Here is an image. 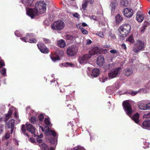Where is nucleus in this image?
Returning a JSON list of instances; mask_svg holds the SVG:
<instances>
[{"label": "nucleus", "instance_id": "61", "mask_svg": "<svg viewBox=\"0 0 150 150\" xmlns=\"http://www.w3.org/2000/svg\"><path fill=\"white\" fill-rule=\"evenodd\" d=\"M93 0H88L89 2L91 4H92L93 3Z\"/></svg>", "mask_w": 150, "mask_h": 150}, {"label": "nucleus", "instance_id": "22", "mask_svg": "<svg viewBox=\"0 0 150 150\" xmlns=\"http://www.w3.org/2000/svg\"><path fill=\"white\" fill-rule=\"evenodd\" d=\"M115 20L117 24H119L122 20V18L119 14H118L115 17Z\"/></svg>", "mask_w": 150, "mask_h": 150}, {"label": "nucleus", "instance_id": "45", "mask_svg": "<svg viewBox=\"0 0 150 150\" xmlns=\"http://www.w3.org/2000/svg\"><path fill=\"white\" fill-rule=\"evenodd\" d=\"M43 40L46 43H49L50 42V40L46 38H44Z\"/></svg>", "mask_w": 150, "mask_h": 150}, {"label": "nucleus", "instance_id": "39", "mask_svg": "<svg viewBox=\"0 0 150 150\" xmlns=\"http://www.w3.org/2000/svg\"><path fill=\"white\" fill-rule=\"evenodd\" d=\"M81 30L82 33L83 34H86L88 33V31L83 28H81Z\"/></svg>", "mask_w": 150, "mask_h": 150}, {"label": "nucleus", "instance_id": "25", "mask_svg": "<svg viewBox=\"0 0 150 150\" xmlns=\"http://www.w3.org/2000/svg\"><path fill=\"white\" fill-rule=\"evenodd\" d=\"M132 119L136 123H138L139 122V114L138 113L135 114L132 117Z\"/></svg>", "mask_w": 150, "mask_h": 150}, {"label": "nucleus", "instance_id": "44", "mask_svg": "<svg viewBox=\"0 0 150 150\" xmlns=\"http://www.w3.org/2000/svg\"><path fill=\"white\" fill-rule=\"evenodd\" d=\"M73 16L74 17H76L78 18H80V16L77 13H76L73 14Z\"/></svg>", "mask_w": 150, "mask_h": 150}, {"label": "nucleus", "instance_id": "30", "mask_svg": "<svg viewBox=\"0 0 150 150\" xmlns=\"http://www.w3.org/2000/svg\"><path fill=\"white\" fill-rule=\"evenodd\" d=\"M126 41L130 43H133L134 42V40L133 37L132 35H130L126 40Z\"/></svg>", "mask_w": 150, "mask_h": 150}, {"label": "nucleus", "instance_id": "38", "mask_svg": "<svg viewBox=\"0 0 150 150\" xmlns=\"http://www.w3.org/2000/svg\"><path fill=\"white\" fill-rule=\"evenodd\" d=\"M6 69L5 68H3L1 71V73L4 76L6 74Z\"/></svg>", "mask_w": 150, "mask_h": 150}, {"label": "nucleus", "instance_id": "40", "mask_svg": "<svg viewBox=\"0 0 150 150\" xmlns=\"http://www.w3.org/2000/svg\"><path fill=\"white\" fill-rule=\"evenodd\" d=\"M29 40V41H28V42L31 43H35L37 42L36 40L35 39L32 38L31 39H30Z\"/></svg>", "mask_w": 150, "mask_h": 150}, {"label": "nucleus", "instance_id": "54", "mask_svg": "<svg viewBox=\"0 0 150 150\" xmlns=\"http://www.w3.org/2000/svg\"><path fill=\"white\" fill-rule=\"evenodd\" d=\"M3 126L2 125H0V134L2 132L3 130Z\"/></svg>", "mask_w": 150, "mask_h": 150}, {"label": "nucleus", "instance_id": "49", "mask_svg": "<svg viewBox=\"0 0 150 150\" xmlns=\"http://www.w3.org/2000/svg\"><path fill=\"white\" fill-rule=\"evenodd\" d=\"M4 65V63L2 61H0V68Z\"/></svg>", "mask_w": 150, "mask_h": 150}, {"label": "nucleus", "instance_id": "33", "mask_svg": "<svg viewBox=\"0 0 150 150\" xmlns=\"http://www.w3.org/2000/svg\"><path fill=\"white\" fill-rule=\"evenodd\" d=\"M21 130L22 132L24 134H25L26 136L28 137H29V135L28 134H26L25 133V131H26L25 127L24 125H23L22 126Z\"/></svg>", "mask_w": 150, "mask_h": 150}, {"label": "nucleus", "instance_id": "52", "mask_svg": "<svg viewBox=\"0 0 150 150\" xmlns=\"http://www.w3.org/2000/svg\"><path fill=\"white\" fill-rule=\"evenodd\" d=\"M30 141L33 143H34L35 142V140L33 138H31L30 139Z\"/></svg>", "mask_w": 150, "mask_h": 150}, {"label": "nucleus", "instance_id": "3", "mask_svg": "<svg viewBox=\"0 0 150 150\" xmlns=\"http://www.w3.org/2000/svg\"><path fill=\"white\" fill-rule=\"evenodd\" d=\"M131 26L129 24H124L118 29L119 34L120 36L125 37L127 35L130 31Z\"/></svg>", "mask_w": 150, "mask_h": 150}, {"label": "nucleus", "instance_id": "16", "mask_svg": "<svg viewBox=\"0 0 150 150\" xmlns=\"http://www.w3.org/2000/svg\"><path fill=\"white\" fill-rule=\"evenodd\" d=\"M136 18L137 20L140 23L142 22L144 19V16L140 11L137 13Z\"/></svg>", "mask_w": 150, "mask_h": 150}, {"label": "nucleus", "instance_id": "14", "mask_svg": "<svg viewBox=\"0 0 150 150\" xmlns=\"http://www.w3.org/2000/svg\"><path fill=\"white\" fill-rule=\"evenodd\" d=\"M104 58L102 56L98 57L96 62L97 64L99 66H102L104 63Z\"/></svg>", "mask_w": 150, "mask_h": 150}, {"label": "nucleus", "instance_id": "10", "mask_svg": "<svg viewBox=\"0 0 150 150\" xmlns=\"http://www.w3.org/2000/svg\"><path fill=\"white\" fill-rule=\"evenodd\" d=\"M133 12V10L129 8H125L123 10V13L124 16L127 18H130L132 16Z\"/></svg>", "mask_w": 150, "mask_h": 150}, {"label": "nucleus", "instance_id": "41", "mask_svg": "<svg viewBox=\"0 0 150 150\" xmlns=\"http://www.w3.org/2000/svg\"><path fill=\"white\" fill-rule=\"evenodd\" d=\"M38 117L39 120L41 121H42L43 120L44 116L42 114H41L39 115Z\"/></svg>", "mask_w": 150, "mask_h": 150}, {"label": "nucleus", "instance_id": "62", "mask_svg": "<svg viewBox=\"0 0 150 150\" xmlns=\"http://www.w3.org/2000/svg\"><path fill=\"white\" fill-rule=\"evenodd\" d=\"M11 133H13V128H11Z\"/></svg>", "mask_w": 150, "mask_h": 150}, {"label": "nucleus", "instance_id": "29", "mask_svg": "<svg viewBox=\"0 0 150 150\" xmlns=\"http://www.w3.org/2000/svg\"><path fill=\"white\" fill-rule=\"evenodd\" d=\"M39 146L44 150H49L48 147L44 143H42L39 144Z\"/></svg>", "mask_w": 150, "mask_h": 150}, {"label": "nucleus", "instance_id": "18", "mask_svg": "<svg viewBox=\"0 0 150 150\" xmlns=\"http://www.w3.org/2000/svg\"><path fill=\"white\" fill-rule=\"evenodd\" d=\"M124 74L127 76L131 75L133 73V71L131 68H127L124 70Z\"/></svg>", "mask_w": 150, "mask_h": 150}, {"label": "nucleus", "instance_id": "28", "mask_svg": "<svg viewBox=\"0 0 150 150\" xmlns=\"http://www.w3.org/2000/svg\"><path fill=\"white\" fill-rule=\"evenodd\" d=\"M88 1L89 2L88 0H83L82 6V8L83 10H85L86 8Z\"/></svg>", "mask_w": 150, "mask_h": 150}, {"label": "nucleus", "instance_id": "7", "mask_svg": "<svg viewBox=\"0 0 150 150\" xmlns=\"http://www.w3.org/2000/svg\"><path fill=\"white\" fill-rule=\"evenodd\" d=\"M13 112L14 113V117H16V119L17 120L16 122L17 123H19L20 122V120L19 119L18 114L16 111V109L13 107H11L8 111V114L6 115V120H7L11 116L12 112Z\"/></svg>", "mask_w": 150, "mask_h": 150}, {"label": "nucleus", "instance_id": "43", "mask_svg": "<svg viewBox=\"0 0 150 150\" xmlns=\"http://www.w3.org/2000/svg\"><path fill=\"white\" fill-rule=\"evenodd\" d=\"M10 137V133L8 132H7L5 134V138L6 139H8Z\"/></svg>", "mask_w": 150, "mask_h": 150}, {"label": "nucleus", "instance_id": "56", "mask_svg": "<svg viewBox=\"0 0 150 150\" xmlns=\"http://www.w3.org/2000/svg\"><path fill=\"white\" fill-rule=\"evenodd\" d=\"M39 127L40 130H41L42 132H44V131L43 127L40 125H39Z\"/></svg>", "mask_w": 150, "mask_h": 150}, {"label": "nucleus", "instance_id": "48", "mask_svg": "<svg viewBox=\"0 0 150 150\" xmlns=\"http://www.w3.org/2000/svg\"><path fill=\"white\" fill-rule=\"evenodd\" d=\"M138 93V92L137 91H132L131 92V95L132 96H134Z\"/></svg>", "mask_w": 150, "mask_h": 150}, {"label": "nucleus", "instance_id": "34", "mask_svg": "<svg viewBox=\"0 0 150 150\" xmlns=\"http://www.w3.org/2000/svg\"><path fill=\"white\" fill-rule=\"evenodd\" d=\"M44 122L46 125H50L51 123L50 122L49 118H45L44 120Z\"/></svg>", "mask_w": 150, "mask_h": 150}, {"label": "nucleus", "instance_id": "21", "mask_svg": "<svg viewBox=\"0 0 150 150\" xmlns=\"http://www.w3.org/2000/svg\"><path fill=\"white\" fill-rule=\"evenodd\" d=\"M99 74V70L98 69H93L92 71L91 76L92 77H96L98 76Z\"/></svg>", "mask_w": 150, "mask_h": 150}, {"label": "nucleus", "instance_id": "17", "mask_svg": "<svg viewBox=\"0 0 150 150\" xmlns=\"http://www.w3.org/2000/svg\"><path fill=\"white\" fill-rule=\"evenodd\" d=\"M146 102L144 100L140 102L138 105L139 108L141 110H146Z\"/></svg>", "mask_w": 150, "mask_h": 150}, {"label": "nucleus", "instance_id": "32", "mask_svg": "<svg viewBox=\"0 0 150 150\" xmlns=\"http://www.w3.org/2000/svg\"><path fill=\"white\" fill-rule=\"evenodd\" d=\"M30 121L32 123L35 124L36 122V118L35 117L32 116L30 119Z\"/></svg>", "mask_w": 150, "mask_h": 150}, {"label": "nucleus", "instance_id": "20", "mask_svg": "<svg viewBox=\"0 0 150 150\" xmlns=\"http://www.w3.org/2000/svg\"><path fill=\"white\" fill-rule=\"evenodd\" d=\"M14 123V120L13 119H11L6 124V126L8 128H13Z\"/></svg>", "mask_w": 150, "mask_h": 150}, {"label": "nucleus", "instance_id": "57", "mask_svg": "<svg viewBox=\"0 0 150 150\" xmlns=\"http://www.w3.org/2000/svg\"><path fill=\"white\" fill-rule=\"evenodd\" d=\"M110 52L112 54H114L116 52V51L115 50H111L110 51Z\"/></svg>", "mask_w": 150, "mask_h": 150}, {"label": "nucleus", "instance_id": "23", "mask_svg": "<svg viewBox=\"0 0 150 150\" xmlns=\"http://www.w3.org/2000/svg\"><path fill=\"white\" fill-rule=\"evenodd\" d=\"M143 128L150 127V120H147L144 121L142 123Z\"/></svg>", "mask_w": 150, "mask_h": 150}, {"label": "nucleus", "instance_id": "50", "mask_svg": "<svg viewBox=\"0 0 150 150\" xmlns=\"http://www.w3.org/2000/svg\"><path fill=\"white\" fill-rule=\"evenodd\" d=\"M92 42V41L88 39L86 40V44L87 45H89Z\"/></svg>", "mask_w": 150, "mask_h": 150}, {"label": "nucleus", "instance_id": "60", "mask_svg": "<svg viewBox=\"0 0 150 150\" xmlns=\"http://www.w3.org/2000/svg\"><path fill=\"white\" fill-rule=\"evenodd\" d=\"M82 25L84 27L86 26L87 25V24L85 23H82Z\"/></svg>", "mask_w": 150, "mask_h": 150}, {"label": "nucleus", "instance_id": "1", "mask_svg": "<svg viewBox=\"0 0 150 150\" xmlns=\"http://www.w3.org/2000/svg\"><path fill=\"white\" fill-rule=\"evenodd\" d=\"M46 5L44 2H37L35 4V8H27V13L32 18L38 15L39 13H43L45 12Z\"/></svg>", "mask_w": 150, "mask_h": 150}, {"label": "nucleus", "instance_id": "15", "mask_svg": "<svg viewBox=\"0 0 150 150\" xmlns=\"http://www.w3.org/2000/svg\"><path fill=\"white\" fill-rule=\"evenodd\" d=\"M117 0H111L110 6L112 12H114L115 8L117 5Z\"/></svg>", "mask_w": 150, "mask_h": 150}, {"label": "nucleus", "instance_id": "58", "mask_svg": "<svg viewBox=\"0 0 150 150\" xmlns=\"http://www.w3.org/2000/svg\"><path fill=\"white\" fill-rule=\"evenodd\" d=\"M42 136H43V134L42 133H41L40 135H37V137H39L40 138L42 137Z\"/></svg>", "mask_w": 150, "mask_h": 150}, {"label": "nucleus", "instance_id": "37", "mask_svg": "<svg viewBox=\"0 0 150 150\" xmlns=\"http://www.w3.org/2000/svg\"><path fill=\"white\" fill-rule=\"evenodd\" d=\"M91 19H92L95 21H97L98 20V17H96L95 16L92 15L90 17Z\"/></svg>", "mask_w": 150, "mask_h": 150}, {"label": "nucleus", "instance_id": "5", "mask_svg": "<svg viewBox=\"0 0 150 150\" xmlns=\"http://www.w3.org/2000/svg\"><path fill=\"white\" fill-rule=\"evenodd\" d=\"M51 28L56 30H61L63 29L65 26V24L62 21H56L51 25Z\"/></svg>", "mask_w": 150, "mask_h": 150}, {"label": "nucleus", "instance_id": "59", "mask_svg": "<svg viewBox=\"0 0 150 150\" xmlns=\"http://www.w3.org/2000/svg\"><path fill=\"white\" fill-rule=\"evenodd\" d=\"M15 34L17 37H20L21 36L20 34H19V35L18 34V32H17V31H16L15 32Z\"/></svg>", "mask_w": 150, "mask_h": 150}, {"label": "nucleus", "instance_id": "12", "mask_svg": "<svg viewBox=\"0 0 150 150\" xmlns=\"http://www.w3.org/2000/svg\"><path fill=\"white\" fill-rule=\"evenodd\" d=\"M26 125L27 130L35 135L36 131L35 128L32 125L29 123H27Z\"/></svg>", "mask_w": 150, "mask_h": 150}, {"label": "nucleus", "instance_id": "64", "mask_svg": "<svg viewBox=\"0 0 150 150\" xmlns=\"http://www.w3.org/2000/svg\"><path fill=\"white\" fill-rule=\"evenodd\" d=\"M66 97L67 98H69L70 97V96L69 95H67Z\"/></svg>", "mask_w": 150, "mask_h": 150}, {"label": "nucleus", "instance_id": "27", "mask_svg": "<svg viewBox=\"0 0 150 150\" xmlns=\"http://www.w3.org/2000/svg\"><path fill=\"white\" fill-rule=\"evenodd\" d=\"M121 5L123 7H125L128 6V2L127 0H121Z\"/></svg>", "mask_w": 150, "mask_h": 150}, {"label": "nucleus", "instance_id": "55", "mask_svg": "<svg viewBox=\"0 0 150 150\" xmlns=\"http://www.w3.org/2000/svg\"><path fill=\"white\" fill-rule=\"evenodd\" d=\"M108 78L107 77H105L103 78L102 79V82H105L107 80Z\"/></svg>", "mask_w": 150, "mask_h": 150}, {"label": "nucleus", "instance_id": "19", "mask_svg": "<svg viewBox=\"0 0 150 150\" xmlns=\"http://www.w3.org/2000/svg\"><path fill=\"white\" fill-rule=\"evenodd\" d=\"M22 3L26 6H29L32 5L34 0H21Z\"/></svg>", "mask_w": 150, "mask_h": 150}, {"label": "nucleus", "instance_id": "35", "mask_svg": "<svg viewBox=\"0 0 150 150\" xmlns=\"http://www.w3.org/2000/svg\"><path fill=\"white\" fill-rule=\"evenodd\" d=\"M96 35L102 38H103L104 36L103 33L100 32H98L96 33Z\"/></svg>", "mask_w": 150, "mask_h": 150}, {"label": "nucleus", "instance_id": "47", "mask_svg": "<svg viewBox=\"0 0 150 150\" xmlns=\"http://www.w3.org/2000/svg\"><path fill=\"white\" fill-rule=\"evenodd\" d=\"M146 110H150V103L146 104Z\"/></svg>", "mask_w": 150, "mask_h": 150}, {"label": "nucleus", "instance_id": "6", "mask_svg": "<svg viewBox=\"0 0 150 150\" xmlns=\"http://www.w3.org/2000/svg\"><path fill=\"white\" fill-rule=\"evenodd\" d=\"M122 105L127 115L129 117H130L133 113V111L128 101L126 100L123 101Z\"/></svg>", "mask_w": 150, "mask_h": 150}, {"label": "nucleus", "instance_id": "51", "mask_svg": "<svg viewBox=\"0 0 150 150\" xmlns=\"http://www.w3.org/2000/svg\"><path fill=\"white\" fill-rule=\"evenodd\" d=\"M72 64L69 63H66L65 64H64V66H71L72 65Z\"/></svg>", "mask_w": 150, "mask_h": 150}, {"label": "nucleus", "instance_id": "13", "mask_svg": "<svg viewBox=\"0 0 150 150\" xmlns=\"http://www.w3.org/2000/svg\"><path fill=\"white\" fill-rule=\"evenodd\" d=\"M57 53L58 54V56L57 57H51V59L54 62H55L57 60L60 59L59 57H62L64 55V52L62 50H58L57 52Z\"/></svg>", "mask_w": 150, "mask_h": 150}, {"label": "nucleus", "instance_id": "24", "mask_svg": "<svg viewBox=\"0 0 150 150\" xmlns=\"http://www.w3.org/2000/svg\"><path fill=\"white\" fill-rule=\"evenodd\" d=\"M57 44L58 46L60 47L64 48L66 45L65 42L63 40H61L58 41Z\"/></svg>", "mask_w": 150, "mask_h": 150}, {"label": "nucleus", "instance_id": "11", "mask_svg": "<svg viewBox=\"0 0 150 150\" xmlns=\"http://www.w3.org/2000/svg\"><path fill=\"white\" fill-rule=\"evenodd\" d=\"M37 46L38 49L42 53H47L49 52L48 49L43 44H38Z\"/></svg>", "mask_w": 150, "mask_h": 150}, {"label": "nucleus", "instance_id": "63", "mask_svg": "<svg viewBox=\"0 0 150 150\" xmlns=\"http://www.w3.org/2000/svg\"><path fill=\"white\" fill-rule=\"evenodd\" d=\"M50 150H54V149L53 147H51L50 149Z\"/></svg>", "mask_w": 150, "mask_h": 150}, {"label": "nucleus", "instance_id": "53", "mask_svg": "<svg viewBox=\"0 0 150 150\" xmlns=\"http://www.w3.org/2000/svg\"><path fill=\"white\" fill-rule=\"evenodd\" d=\"M122 48L125 50L126 49V47L125 44L123 43L122 45Z\"/></svg>", "mask_w": 150, "mask_h": 150}, {"label": "nucleus", "instance_id": "31", "mask_svg": "<svg viewBox=\"0 0 150 150\" xmlns=\"http://www.w3.org/2000/svg\"><path fill=\"white\" fill-rule=\"evenodd\" d=\"M33 36L32 34H28L27 36V38L26 37H24L23 38H21L20 39L23 41H24L25 42H27V41H26L27 39H28L29 38H28L29 37H31Z\"/></svg>", "mask_w": 150, "mask_h": 150}, {"label": "nucleus", "instance_id": "36", "mask_svg": "<svg viewBox=\"0 0 150 150\" xmlns=\"http://www.w3.org/2000/svg\"><path fill=\"white\" fill-rule=\"evenodd\" d=\"M83 149V147H81L80 146H77L74 148V150H82Z\"/></svg>", "mask_w": 150, "mask_h": 150}, {"label": "nucleus", "instance_id": "9", "mask_svg": "<svg viewBox=\"0 0 150 150\" xmlns=\"http://www.w3.org/2000/svg\"><path fill=\"white\" fill-rule=\"evenodd\" d=\"M78 51L77 47L71 46L69 47L67 50V53L68 55L73 56L76 55Z\"/></svg>", "mask_w": 150, "mask_h": 150}, {"label": "nucleus", "instance_id": "26", "mask_svg": "<svg viewBox=\"0 0 150 150\" xmlns=\"http://www.w3.org/2000/svg\"><path fill=\"white\" fill-rule=\"evenodd\" d=\"M45 132L46 133V134H47V133H49V134H52L53 137H55L57 136L56 133L53 130H50L49 128L46 130Z\"/></svg>", "mask_w": 150, "mask_h": 150}, {"label": "nucleus", "instance_id": "4", "mask_svg": "<svg viewBox=\"0 0 150 150\" xmlns=\"http://www.w3.org/2000/svg\"><path fill=\"white\" fill-rule=\"evenodd\" d=\"M145 44L143 41L140 40H137L133 47V51L135 53L143 51L144 50Z\"/></svg>", "mask_w": 150, "mask_h": 150}, {"label": "nucleus", "instance_id": "42", "mask_svg": "<svg viewBox=\"0 0 150 150\" xmlns=\"http://www.w3.org/2000/svg\"><path fill=\"white\" fill-rule=\"evenodd\" d=\"M144 117L145 118H150V112L148 114H145L144 115Z\"/></svg>", "mask_w": 150, "mask_h": 150}, {"label": "nucleus", "instance_id": "2", "mask_svg": "<svg viewBox=\"0 0 150 150\" xmlns=\"http://www.w3.org/2000/svg\"><path fill=\"white\" fill-rule=\"evenodd\" d=\"M100 49L98 47H95L91 50L89 54H85L79 57V63L81 64H86L92 55L100 53Z\"/></svg>", "mask_w": 150, "mask_h": 150}, {"label": "nucleus", "instance_id": "8", "mask_svg": "<svg viewBox=\"0 0 150 150\" xmlns=\"http://www.w3.org/2000/svg\"><path fill=\"white\" fill-rule=\"evenodd\" d=\"M121 72V68L117 67L111 70L108 74L109 79L116 77Z\"/></svg>", "mask_w": 150, "mask_h": 150}, {"label": "nucleus", "instance_id": "46", "mask_svg": "<svg viewBox=\"0 0 150 150\" xmlns=\"http://www.w3.org/2000/svg\"><path fill=\"white\" fill-rule=\"evenodd\" d=\"M37 141L38 143H39V144H41V143H42V140L41 138L38 137L37 138Z\"/></svg>", "mask_w": 150, "mask_h": 150}]
</instances>
